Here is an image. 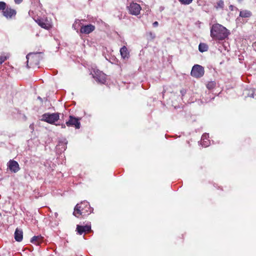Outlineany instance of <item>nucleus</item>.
Returning a JSON list of instances; mask_svg holds the SVG:
<instances>
[{"label":"nucleus","mask_w":256,"mask_h":256,"mask_svg":"<svg viewBox=\"0 0 256 256\" xmlns=\"http://www.w3.org/2000/svg\"><path fill=\"white\" fill-rule=\"evenodd\" d=\"M229 30L219 24H214L210 28V36L216 40H224L230 34Z\"/></svg>","instance_id":"f257e3e1"},{"label":"nucleus","mask_w":256,"mask_h":256,"mask_svg":"<svg viewBox=\"0 0 256 256\" xmlns=\"http://www.w3.org/2000/svg\"><path fill=\"white\" fill-rule=\"evenodd\" d=\"M92 210L93 209L90 207L88 202H84L76 205L73 214L76 217L78 218L80 215L85 216L90 214Z\"/></svg>","instance_id":"f03ea898"},{"label":"nucleus","mask_w":256,"mask_h":256,"mask_svg":"<svg viewBox=\"0 0 256 256\" xmlns=\"http://www.w3.org/2000/svg\"><path fill=\"white\" fill-rule=\"evenodd\" d=\"M204 74V67L199 64L194 65L192 69L190 74L195 78H200L202 77Z\"/></svg>","instance_id":"7ed1b4c3"},{"label":"nucleus","mask_w":256,"mask_h":256,"mask_svg":"<svg viewBox=\"0 0 256 256\" xmlns=\"http://www.w3.org/2000/svg\"><path fill=\"white\" fill-rule=\"evenodd\" d=\"M60 116L58 113L44 114L42 116V120L49 124H53L59 119Z\"/></svg>","instance_id":"20e7f679"},{"label":"nucleus","mask_w":256,"mask_h":256,"mask_svg":"<svg viewBox=\"0 0 256 256\" xmlns=\"http://www.w3.org/2000/svg\"><path fill=\"white\" fill-rule=\"evenodd\" d=\"M93 78L98 82L104 84L106 82V75L102 72L97 69H94L92 72Z\"/></svg>","instance_id":"39448f33"},{"label":"nucleus","mask_w":256,"mask_h":256,"mask_svg":"<svg viewBox=\"0 0 256 256\" xmlns=\"http://www.w3.org/2000/svg\"><path fill=\"white\" fill-rule=\"evenodd\" d=\"M27 67H31L34 64H38V54H29L26 56Z\"/></svg>","instance_id":"423d86ee"},{"label":"nucleus","mask_w":256,"mask_h":256,"mask_svg":"<svg viewBox=\"0 0 256 256\" xmlns=\"http://www.w3.org/2000/svg\"><path fill=\"white\" fill-rule=\"evenodd\" d=\"M128 8L130 14L135 16L139 14L142 9L140 5L135 2L130 3Z\"/></svg>","instance_id":"0eeeda50"},{"label":"nucleus","mask_w":256,"mask_h":256,"mask_svg":"<svg viewBox=\"0 0 256 256\" xmlns=\"http://www.w3.org/2000/svg\"><path fill=\"white\" fill-rule=\"evenodd\" d=\"M3 15L7 18L10 19L15 16L16 12L15 10L7 6L6 9L2 12Z\"/></svg>","instance_id":"6e6552de"},{"label":"nucleus","mask_w":256,"mask_h":256,"mask_svg":"<svg viewBox=\"0 0 256 256\" xmlns=\"http://www.w3.org/2000/svg\"><path fill=\"white\" fill-rule=\"evenodd\" d=\"M67 126H74L76 128H80V122L78 119L72 116H70L69 120L66 122Z\"/></svg>","instance_id":"1a4fd4ad"},{"label":"nucleus","mask_w":256,"mask_h":256,"mask_svg":"<svg viewBox=\"0 0 256 256\" xmlns=\"http://www.w3.org/2000/svg\"><path fill=\"white\" fill-rule=\"evenodd\" d=\"M95 29V26L91 24L83 26L80 28V32L84 34H89L93 32Z\"/></svg>","instance_id":"9d476101"},{"label":"nucleus","mask_w":256,"mask_h":256,"mask_svg":"<svg viewBox=\"0 0 256 256\" xmlns=\"http://www.w3.org/2000/svg\"><path fill=\"white\" fill-rule=\"evenodd\" d=\"M8 166L10 170L14 172H16L20 170L18 164L14 160H10L8 162Z\"/></svg>","instance_id":"9b49d317"},{"label":"nucleus","mask_w":256,"mask_h":256,"mask_svg":"<svg viewBox=\"0 0 256 256\" xmlns=\"http://www.w3.org/2000/svg\"><path fill=\"white\" fill-rule=\"evenodd\" d=\"M36 22L42 28L46 30H48L51 27L50 23L47 20H36Z\"/></svg>","instance_id":"f8f14e48"},{"label":"nucleus","mask_w":256,"mask_h":256,"mask_svg":"<svg viewBox=\"0 0 256 256\" xmlns=\"http://www.w3.org/2000/svg\"><path fill=\"white\" fill-rule=\"evenodd\" d=\"M90 226L86 225L84 226H80L77 225L76 230L79 234H82L84 232H89L90 230Z\"/></svg>","instance_id":"ddd939ff"},{"label":"nucleus","mask_w":256,"mask_h":256,"mask_svg":"<svg viewBox=\"0 0 256 256\" xmlns=\"http://www.w3.org/2000/svg\"><path fill=\"white\" fill-rule=\"evenodd\" d=\"M239 16L242 18H250L252 16V12L247 10H242L240 12Z\"/></svg>","instance_id":"4468645a"},{"label":"nucleus","mask_w":256,"mask_h":256,"mask_svg":"<svg viewBox=\"0 0 256 256\" xmlns=\"http://www.w3.org/2000/svg\"><path fill=\"white\" fill-rule=\"evenodd\" d=\"M23 238V233L22 230L16 228L14 232V238L18 242H21Z\"/></svg>","instance_id":"2eb2a0df"},{"label":"nucleus","mask_w":256,"mask_h":256,"mask_svg":"<svg viewBox=\"0 0 256 256\" xmlns=\"http://www.w3.org/2000/svg\"><path fill=\"white\" fill-rule=\"evenodd\" d=\"M120 53L122 58H128L129 57V52L126 46H122L120 50Z\"/></svg>","instance_id":"dca6fc26"},{"label":"nucleus","mask_w":256,"mask_h":256,"mask_svg":"<svg viewBox=\"0 0 256 256\" xmlns=\"http://www.w3.org/2000/svg\"><path fill=\"white\" fill-rule=\"evenodd\" d=\"M43 240V238L41 236H34L31 239V242L38 245Z\"/></svg>","instance_id":"f3484780"},{"label":"nucleus","mask_w":256,"mask_h":256,"mask_svg":"<svg viewBox=\"0 0 256 256\" xmlns=\"http://www.w3.org/2000/svg\"><path fill=\"white\" fill-rule=\"evenodd\" d=\"M208 134H204L202 136V144L204 147H206L209 145L210 142L208 140Z\"/></svg>","instance_id":"a211bd4d"},{"label":"nucleus","mask_w":256,"mask_h":256,"mask_svg":"<svg viewBox=\"0 0 256 256\" xmlns=\"http://www.w3.org/2000/svg\"><path fill=\"white\" fill-rule=\"evenodd\" d=\"M208 48V46L204 43H200L198 46V50L202 52H206Z\"/></svg>","instance_id":"6ab92c4d"},{"label":"nucleus","mask_w":256,"mask_h":256,"mask_svg":"<svg viewBox=\"0 0 256 256\" xmlns=\"http://www.w3.org/2000/svg\"><path fill=\"white\" fill-rule=\"evenodd\" d=\"M224 2L223 0H220L216 3L215 6V8L216 10L221 9L222 10L224 8Z\"/></svg>","instance_id":"aec40b11"},{"label":"nucleus","mask_w":256,"mask_h":256,"mask_svg":"<svg viewBox=\"0 0 256 256\" xmlns=\"http://www.w3.org/2000/svg\"><path fill=\"white\" fill-rule=\"evenodd\" d=\"M248 95L250 98H256V94H255V90L254 88H250L248 90Z\"/></svg>","instance_id":"412c9836"},{"label":"nucleus","mask_w":256,"mask_h":256,"mask_svg":"<svg viewBox=\"0 0 256 256\" xmlns=\"http://www.w3.org/2000/svg\"><path fill=\"white\" fill-rule=\"evenodd\" d=\"M216 86V83L214 82H209L206 84V88L208 90H212Z\"/></svg>","instance_id":"4be33fe9"},{"label":"nucleus","mask_w":256,"mask_h":256,"mask_svg":"<svg viewBox=\"0 0 256 256\" xmlns=\"http://www.w3.org/2000/svg\"><path fill=\"white\" fill-rule=\"evenodd\" d=\"M8 58V55L5 56L2 54L0 55V64H2L3 62H4Z\"/></svg>","instance_id":"5701e85b"},{"label":"nucleus","mask_w":256,"mask_h":256,"mask_svg":"<svg viewBox=\"0 0 256 256\" xmlns=\"http://www.w3.org/2000/svg\"><path fill=\"white\" fill-rule=\"evenodd\" d=\"M179 2L183 4H189L192 2L193 0H178Z\"/></svg>","instance_id":"b1692460"},{"label":"nucleus","mask_w":256,"mask_h":256,"mask_svg":"<svg viewBox=\"0 0 256 256\" xmlns=\"http://www.w3.org/2000/svg\"><path fill=\"white\" fill-rule=\"evenodd\" d=\"M6 8V4L3 2H0V10H2L4 12Z\"/></svg>","instance_id":"393cba45"},{"label":"nucleus","mask_w":256,"mask_h":256,"mask_svg":"<svg viewBox=\"0 0 256 256\" xmlns=\"http://www.w3.org/2000/svg\"><path fill=\"white\" fill-rule=\"evenodd\" d=\"M80 21L78 20H76L74 24H73L72 26L75 30H77L78 28L76 26V25H80Z\"/></svg>","instance_id":"a878e982"},{"label":"nucleus","mask_w":256,"mask_h":256,"mask_svg":"<svg viewBox=\"0 0 256 256\" xmlns=\"http://www.w3.org/2000/svg\"><path fill=\"white\" fill-rule=\"evenodd\" d=\"M234 6H233V5H230L229 6V9L230 11H233L234 10Z\"/></svg>","instance_id":"bb28decb"},{"label":"nucleus","mask_w":256,"mask_h":256,"mask_svg":"<svg viewBox=\"0 0 256 256\" xmlns=\"http://www.w3.org/2000/svg\"><path fill=\"white\" fill-rule=\"evenodd\" d=\"M14 1L16 4H20L22 2V0H14Z\"/></svg>","instance_id":"cd10ccee"},{"label":"nucleus","mask_w":256,"mask_h":256,"mask_svg":"<svg viewBox=\"0 0 256 256\" xmlns=\"http://www.w3.org/2000/svg\"><path fill=\"white\" fill-rule=\"evenodd\" d=\"M152 25L154 27H156L158 25V23L156 21L152 24Z\"/></svg>","instance_id":"c85d7f7f"},{"label":"nucleus","mask_w":256,"mask_h":256,"mask_svg":"<svg viewBox=\"0 0 256 256\" xmlns=\"http://www.w3.org/2000/svg\"><path fill=\"white\" fill-rule=\"evenodd\" d=\"M30 128L32 130H34V124H31L30 126Z\"/></svg>","instance_id":"c756f323"},{"label":"nucleus","mask_w":256,"mask_h":256,"mask_svg":"<svg viewBox=\"0 0 256 256\" xmlns=\"http://www.w3.org/2000/svg\"><path fill=\"white\" fill-rule=\"evenodd\" d=\"M62 128H66L65 124H62Z\"/></svg>","instance_id":"7c9ffc66"},{"label":"nucleus","mask_w":256,"mask_h":256,"mask_svg":"<svg viewBox=\"0 0 256 256\" xmlns=\"http://www.w3.org/2000/svg\"><path fill=\"white\" fill-rule=\"evenodd\" d=\"M238 1H241L242 0H238Z\"/></svg>","instance_id":"2f4dec72"}]
</instances>
